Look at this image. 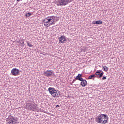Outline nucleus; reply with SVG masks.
<instances>
[{"mask_svg": "<svg viewBox=\"0 0 124 124\" xmlns=\"http://www.w3.org/2000/svg\"><path fill=\"white\" fill-rule=\"evenodd\" d=\"M82 75L80 74H78V76L75 78L76 80H78V81H80V86H82L83 87H86L87 85H88V82L86 79H84L82 78Z\"/></svg>", "mask_w": 124, "mask_h": 124, "instance_id": "nucleus-3", "label": "nucleus"}, {"mask_svg": "<svg viewBox=\"0 0 124 124\" xmlns=\"http://www.w3.org/2000/svg\"><path fill=\"white\" fill-rule=\"evenodd\" d=\"M108 115L106 114H100L95 117V122L97 124H105L108 123Z\"/></svg>", "mask_w": 124, "mask_h": 124, "instance_id": "nucleus-1", "label": "nucleus"}, {"mask_svg": "<svg viewBox=\"0 0 124 124\" xmlns=\"http://www.w3.org/2000/svg\"><path fill=\"white\" fill-rule=\"evenodd\" d=\"M102 69H103V70L104 71H106V72L108 71V67L106 66H103Z\"/></svg>", "mask_w": 124, "mask_h": 124, "instance_id": "nucleus-16", "label": "nucleus"}, {"mask_svg": "<svg viewBox=\"0 0 124 124\" xmlns=\"http://www.w3.org/2000/svg\"><path fill=\"white\" fill-rule=\"evenodd\" d=\"M58 40L60 43H65V42H66V37L64 35H61L60 37L58 38Z\"/></svg>", "mask_w": 124, "mask_h": 124, "instance_id": "nucleus-10", "label": "nucleus"}, {"mask_svg": "<svg viewBox=\"0 0 124 124\" xmlns=\"http://www.w3.org/2000/svg\"><path fill=\"white\" fill-rule=\"evenodd\" d=\"M48 91L50 94H51L53 97L58 98L60 97V96L61 95V91L56 90L54 88L49 87L48 89Z\"/></svg>", "mask_w": 124, "mask_h": 124, "instance_id": "nucleus-2", "label": "nucleus"}, {"mask_svg": "<svg viewBox=\"0 0 124 124\" xmlns=\"http://www.w3.org/2000/svg\"><path fill=\"white\" fill-rule=\"evenodd\" d=\"M106 79H107V78H106V77L105 76H103L102 78V80H106Z\"/></svg>", "mask_w": 124, "mask_h": 124, "instance_id": "nucleus-19", "label": "nucleus"}, {"mask_svg": "<svg viewBox=\"0 0 124 124\" xmlns=\"http://www.w3.org/2000/svg\"><path fill=\"white\" fill-rule=\"evenodd\" d=\"M31 15H32L31 13H28L26 14L25 16L26 17H30L31 16Z\"/></svg>", "mask_w": 124, "mask_h": 124, "instance_id": "nucleus-18", "label": "nucleus"}, {"mask_svg": "<svg viewBox=\"0 0 124 124\" xmlns=\"http://www.w3.org/2000/svg\"><path fill=\"white\" fill-rule=\"evenodd\" d=\"M11 73L13 76H17V75H19V74H20V70L16 68H14L11 70Z\"/></svg>", "mask_w": 124, "mask_h": 124, "instance_id": "nucleus-9", "label": "nucleus"}, {"mask_svg": "<svg viewBox=\"0 0 124 124\" xmlns=\"http://www.w3.org/2000/svg\"><path fill=\"white\" fill-rule=\"evenodd\" d=\"M59 107H60V106L59 105H56V108H59Z\"/></svg>", "mask_w": 124, "mask_h": 124, "instance_id": "nucleus-21", "label": "nucleus"}, {"mask_svg": "<svg viewBox=\"0 0 124 124\" xmlns=\"http://www.w3.org/2000/svg\"><path fill=\"white\" fill-rule=\"evenodd\" d=\"M24 42H25V40L24 39H22L21 40H19L18 41V43H20L21 47H25V43Z\"/></svg>", "mask_w": 124, "mask_h": 124, "instance_id": "nucleus-13", "label": "nucleus"}, {"mask_svg": "<svg viewBox=\"0 0 124 124\" xmlns=\"http://www.w3.org/2000/svg\"><path fill=\"white\" fill-rule=\"evenodd\" d=\"M47 19L48 18V20L50 21V24H49L48 25H55L56 24V21L55 19L56 18H57L56 16H47Z\"/></svg>", "mask_w": 124, "mask_h": 124, "instance_id": "nucleus-8", "label": "nucleus"}, {"mask_svg": "<svg viewBox=\"0 0 124 124\" xmlns=\"http://www.w3.org/2000/svg\"><path fill=\"white\" fill-rule=\"evenodd\" d=\"M26 42L27 43V46H29V47H30V48H31V47L33 46V45H31V44L30 42L27 41Z\"/></svg>", "mask_w": 124, "mask_h": 124, "instance_id": "nucleus-17", "label": "nucleus"}, {"mask_svg": "<svg viewBox=\"0 0 124 124\" xmlns=\"http://www.w3.org/2000/svg\"><path fill=\"white\" fill-rule=\"evenodd\" d=\"M18 121L17 117L12 116V114L9 115L8 117L6 119V124H16Z\"/></svg>", "mask_w": 124, "mask_h": 124, "instance_id": "nucleus-4", "label": "nucleus"}, {"mask_svg": "<svg viewBox=\"0 0 124 124\" xmlns=\"http://www.w3.org/2000/svg\"><path fill=\"white\" fill-rule=\"evenodd\" d=\"M104 68H106V67H104Z\"/></svg>", "mask_w": 124, "mask_h": 124, "instance_id": "nucleus-24", "label": "nucleus"}, {"mask_svg": "<svg viewBox=\"0 0 124 124\" xmlns=\"http://www.w3.org/2000/svg\"><path fill=\"white\" fill-rule=\"evenodd\" d=\"M54 73V71L52 70H46L45 71L44 74L45 75L46 77H51L52 75H53V73Z\"/></svg>", "mask_w": 124, "mask_h": 124, "instance_id": "nucleus-12", "label": "nucleus"}, {"mask_svg": "<svg viewBox=\"0 0 124 124\" xmlns=\"http://www.w3.org/2000/svg\"><path fill=\"white\" fill-rule=\"evenodd\" d=\"M20 0H16V1H17V2H19V1H20Z\"/></svg>", "mask_w": 124, "mask_h": 124, "instance_id": "nucleus-23", "label": "nucleus"}, {"mask_svg": "<svg viewBox=\"0 0 124 124\" xmlns=\"http://www.w3.org/2000/svg\"><path fill=\"white\" fill-rule=\"evenodd\" d=\"M82 51H83V52H86V49H82Z\"/></svg>", "mask_w": 124, "mask_h": 124, "instance_id": "nucleus-22", "label": "nucleus"}, {"mask_svg": "<svg viewBox=\"0 0 124 124\" xmlns=\"http://www.w3.org/2000/svg\"><path fill=\"white\" fill-rule=\"evenodd\" d=\"M75 81H76V79H73V80L72 81V84H73V83H74V82H75Z\"/></svg>", "mask_w": 124, "mask_h": 124, "instance_id": "nucleus-20", "label": "nucleus"}, {"mask_svg": "<svg viewBox=\"0 0 124 124\" xmlns=\"http://www.w3.org/2000/svg\"><path fill=\"white\" fill-rule=\"evenodd\" d=\"M43 22L44 23V26H45V27H50V26H52V25H49V24L51 23V21L49 20L48 17L45 18L43 20Z\"/></svg>", "mask_w": 124, "mask_h": 124, "instance_id": "nucleus-11", "label": "nucleus"}, {"mask_svg": "<svg viewBox=\"0 0 124 124\" xmlns=\"http://www.w3.org/2000/svg\"><path fill=\"white\" fill-rule=\"evenodd\" d=\"M28 106L31 111H35V110H37V105L36 104L29 103H28Z\"/></svg>", "mask_w": 124, "mask_h": 124, "instance_id": "nucleus-6", "label": "nucleus"}, {"mask_svg": "<svg viewBox=\"0 0 124 124\" xmlns=\"http://www.w3.org/2000/svg\"><path fill=\"white\" fill-rule=\"evenodd\" d=\"M92 24H93V25H99V24H103V22L101 20H94L93 21Z\"/></svg>", "mask_w": 124, "mask_h": 124, "instance_id": "nucleus-14", "label": "nucleus"}, {"mask_svg": "<svg viewBox=\"0 0 124 124\" xmlns=\"http://www.w3.org/2000/svg\"><path fill=\"white\" fill-rule=\"evenodd\" d=\"M104 74V72H103L102 70H98L94 75L95 76L96 75V78H98V79H100L102 78V76H103Z\"/></svg>", "mask_w": 124, "mask_h": 124, "instance_id": "nucleus-7", "label": "nucleus"}, {"mask_svg": "<svg viewBox=\"0 0 124 124\" xmlns=\"http://www.w3.org/2000/svg\"><path fill=\"white\" fill-rule=\"evenodd\" d=\"M95 77H96V76H95V75L94 74H93L89 76V77H88V79H93V78H94Z\"/></svg>", "mask_w": 124, "mask_h": 124, "instance_id": "nucleus-15", "label": "nucleus"}, {"mask_svg": "<svg viewBox=\"0 0 124 124\" xmlns=\"http://www.w3.org/2000/svg\"><path fill=\"white\" fill-rule=\"evenodd\" d=\"M72 1V0H58L57 2V6H65L68 3H70Z\"/></svg>", "mask_w": 124, "mask_h": 124, "instance_id": "nucleus-5", "label": "nucleus"}]
</instances>
